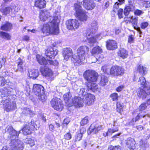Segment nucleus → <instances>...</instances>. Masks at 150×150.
Listing matches in <instances>:
<instances>
[{
	"label": "nucleus",
	"mask_w": 150,
	"mask_h": 150,
	"mask_svg": "<svg viewBox=\"0 0 150 150\" xmlns=\"http://www.w3.org/2000/svg\"><path fill=\"white\" fill-rule=\"evenodd\" d=\"M67 29L69 30H74L77 29L80 25L79 21L76 19H70L68 20L66 22Z\"/></svg>",
	"instance_id": "nucleus-11"
},
{
	"label": "nucleus",
	"mask_w": 150,
	"mask_h": 150,
	"mask_svg": "<svg viewBox=\"0 0 150 150\" xmlns=\"http://www.w3.org/2000/svg\"><path fill=\"white\" fill-rule=\"evenodd\" d=\"M46 1L45 0H35V6L40 9L45 7Z\"/></svg>",
	"instance_id": "nucleus-24"
},
{
	"label": "nucleus",
	"mask_w": 150,
	"mask_h": 150,
	"mask_svg": "<svg viewBox=\"0 0 150 150\" xmlns=\"http://www.w3.org/2000/svg\"><path fill=\"white\" fill-rule=\"evenodd\" d=\"M138 84L142 86L143 89L139 88L138 96L143 99L145 98L147 95H150V86L147 85L145 78L143 76L140 77L138 81Z\"/></svg>",
	"instance_id": "nucleus-5"
},
{
	"label": "nucleus",
	"mask_w": 150,
	"mask_h": 150,
	"mask_svg": "<svg viewBox=\"0 0 150 150\" xmlns=\"http://www.w3.org/2000/svg\"><path fill=\"white\" fill-rule=\"evenodd\" d=\"M17 70L21 72H22L23 70V60L20 58H19L17 60Z\"/></svg>",
	"instance_id": "nucleus-32"
},
{
	"label": "nucleus",
	"mask_w": 150,
	"mask_h": 150,
	"mask_svg": "<svg viewBox=\"0 0 150 150\" xmlns=\"http://www.w3.org/2000/svg\"><path fill=\"white\" fill-rule=\"evenodd\" d=\"M102 50L99 46L94 47L92 50L91 53L93 55H95L96 54L101 52Z\"/></svg>",
	"instance_id": "nucleus-37"
},
{
	"label": "nucleus",
	"mask_w": 150,
	"mask_h": 150,
	"mask_svg": "<svg viewBox=\"0 0 150 150\" xmlns=\"http://www.w3.org/2000/svg\"><path fill=\"white\" fill-rule=\"evenodd\" d=\"M88 122V117H86L83 118L80 122L81 125L82 126H84Z\"/></svg>",
	"instance_id": "nucleus-48"
},
{
	"label": "nucleus",
	"mask_w": 150,
	"mask_h": 150,
	"mask_svg": "<svg viewBox=\"0 0 150 150\" xmlns=\"http://www.w3.org/2000/svg\"><path fill=\"white\" fill-rule=\"evenodd\" d=\"M131 11L126 6L125 7L124 12V13L125 16H128L129 13V12Z\"/></svg>",
	"instance_id": "nucleus-57"
},
{
	"label": "nucleus",
	"mask_w": 150,
	"mask_h": 150,
	"mask_svg": "<svg viewBox=\"0 0 150 150\" xmlns=\"http://www.w3.org/2000/svg\"><path fill=\"white\" fill-rule=\"evenodd\" d=\"M128 8H129L131 11L134 9V5L132 4H128V5L126 6Z\"/></svg>",
	"instance_id": "nucleus-63"
},
{
	"label": "nucleus",
	"mask_w": 150,
	"mask_h": 150,
	"mask_svg": "<svg viewBox=\"0 0 150 150\" xmlns=\"http://www.w3.org/2000/svg\"><path fill=\"white\" fill-rule=\"evenodd\" d=\"M110 97L113 101H116L117 100L118 96L117 94L116 93H114L110 95Z\"/></svg>",
	"instance_id": "nucleus-52"
},
{
	"label": "nucleus",
	"mask_w": 150,
	"mask_h": 150,
	"mask_svg": "<svg viewBox=\"0 0 150 150\" xmlns=\"http://www.w3.org/2000/svg\"><path fill=\"white\" fill-rule=\"evenodd\" d=\"M7 88L6 87H4L3 88L0 89V94L2 95H4V97L5 96H7Z\"/></svg>",
	"instance_id": "nucleus-47"
},
{
	"label": "nucleus",
	"mask_w": 150,
	"mask_h": 150,
	"mask_svg": "<svg viewBox=\"0 0 150 150\" xmlns=\"http://www.w3.org/2000/svg\"><path fill=\"white\" fill-rule=\"evenodd\" d=\"M101 69L105 74L108 75L110 74V69L108 65H105L103 66Z\"/></svg>",
	"instance_id": "nucleus-36"
},
{
	"label": "nucleus",
	"mask_w": 150,
	"mask_h": 150,
	"mask_svg": "<svg viewBox=\"0 0 150 150\" xmlns=\"http://www.w3.org/2000/svg\"><path fill=\"white\" fill-rule=\"evenodd\" d=\"M86 89L83 88H78L77 90V92L79 97L83 99H85L86 95L87 93Z\"/></svg>",
	"instance_id": "nucleus-26"
},
{
	"label": "nucleus",
	"mask_w": 150,
	"mask_h": 150,
	"mask_svg": "<svg viewBox=\"0 0 150 150\" xmlns=\"http://www.w3.org/2000/svg\"><path fill=\"white\" fill-rule=\"evenodd\" d=\"M5 100H2L1 102V105H3V108L7 112H9L11 110L15 109L16 108V104L13 102L11 103L9 98H7Z\"/></svg>",
	"instance_id": "nucleus-8"
},
{
	"label": "nucleus",
	"mask_w": 150,
	"mask_h": 150,
	"mask_svg": "<svg viewBox=\"0 0 150 150\" xmlns=\"http://www.w3.org/2000/svg\"><path fill=\"white\" fill-rule=\"evenodd\" d=\"M5 130L6 132L8 134V139H11L9 144L10 147L7 148L6 146H4L1 150H23L24 146L23 142L18 139H12L18 136L21 131H16L12 127L9 126H8Z\"/></svg>",
	"instance_id": "nucleus-1"
},
{
	"label": "nucleus",
	"mask_w": 150,
	"mask_h": 150,
	"mask_svg": "<svg viewBox=\"0 0 150 150\" xmlns=\"http://www.w3.org/2000/svg\"><path fill=\"white\" fill-rule=\"evenodd\" d=\"M94 56L95 57L97 60L100 62H102V59L104 58L103 55L101 54L100 53L96 54L95 55H94Z\"/></svg>",
	"instance_id": "nucleus-45"
},
{
	"label": "nucleus",
	"mask_w": 150,
	"mask_h": 150,
	"mask_svg": "<svg viewBox=\"0 0 150 150\" xmlns=\"http://www.w3.org/2000/svg\"><path fill=\"white\" fill-rule=\"evenodd\" d=\"M123 10L122 9L120 8L118 11L117 15L119 18L120 19L123 18Z\"/></svg>",
	"instance_id": "nucleus-53"
},
{
	"label": "nucleus",
	"mask_w": 150,
	"mask_h": 150,
	"mask_svg": "<svg viewBox=\"0 0 150 150\" xmlns=\"http://www.w3.org/2000/svg\"><path fill=\"white\" fill-rule=\"evenodd\" d=\"M108 150H122V147L119 145L113 146L110 145L108 147Z\"/></svg>",
	"instance_id": "nucleus-44"
},
{
	"label": "nucleus",
	"mask_w": 150,
	"mask_h": 150,
	"mask_svg": "<svg viewBox=\"0 0 150 150\" xmlns=\"http://www.w3.org/2000/svg\"><path fill=\"white\" fill-rule=\"evenodd\" d=\"M36 96H38V98L42 102L45 101L47 98V97L44 94V92L42 93H40L39 95Z\"/></svg>",
	"instance_id": "nucleus-43"
},
{
	"label": "nucleus",
	"mask_w": 150,
	"mask_h": 150,
	"mask_svg": "<svg viewBox=\"0 0 150 150\" xmlns=\"http://www.w3.org/2000/svg\"><path fill=\"white\" fill-rule=\"evenodd\" d=\"M27 125L29 128L31 129H33L34 128H35V126L34 125V122L32 120L30 122L28 123V124H26L25 126Z\"/></svg>",
	"instance_id": "nucleus-54"
},
{
	"label": "nucleus",
	"mask_w": 150,
	"mask_h": 150,
	"mask_svg": "<svg viewBox=\"0 0 150 150\" xmlns=\"http://www.w3.org/2000/svg\"><path fill=\"white\" fill-rule=\"evenodd\" d=\"M89 51L88 48L86 46L79 47L77 50L76 55L73 56L71 60L75 65H81L83 63L85 59V54L86 51Z\"/></svg>",
	"instance_id": "nucleus-4"
},
{
	"label": "nucleus",
	"mask_w": 150,
	"mask_h": 150,
	"mask_svg": "<svg viewBox=\"0 0 150 150\" xmlns=\"http://www.w3.org/2000/svg\"><path fill=\"white\" fill-rule=\"evenodd\" d=\"M0 37L6 40H10L11 38V36L9 33L3 31L0 32Z\"/></svg>",
	"instance_id": "nucleus-31"
},
{
	"label": "nucleus",
	"mask_w": 150,
	"mask_h": 150,
	"mask_svg": "<svg viewBox=\"0 0 150 150\" xmlns=\"http://www.w3.org/2000/svg\"><path fill=\"white\" fill-rule=\"evenodd\" d=\"M63 54L64 59L67 60L68 59L72 56L73 53L72 49L70 48H66L63 49Z\"/></svg>",
	"instance_id": "nucleus-18"
},
{
	"label": "nucleus",
	"mask_w": 150,
	"mask_h": 150,
	"mask_svg": "<svg viewBox=\"0 0 150 150\" xmlns=\"http://www.w3.org/2000/svg\"><path fill=\"white\" fill-rule=\"evenodd\" d=\"M83 135L79 133V132H77L75 136V140L76 141H79L82 138Z\"/></svg>",
	"instance_id": "nucleus-49"
},
{
	"label": "nucleus",
	"mask_w": 150,
	"mask_h": 150,
	"mask_svg": "<svg viewBox=\"0 0 150 150\" xmlns=\"http://www.w3.org/2000/svg\"><path fill=\"white\" fill-rule=\"evenodd\" d=\"M143 6L146 8L150 7V2L149 1H144L143 4Z\"/></svg>",
	"instance_id": "nucleus-60"
},
{
	"label": "nucleus",
	"mask_w": 150,
	"mask_h": 150,
	"mask_svg": "<svg viewBox=\"0 0 150 150\" xmlns=\"http://www.w3.org/2000/svg\"><path fill=\"white\" fill-rule=\"evenodd\" d=\"M57 53L58 50L51 47L48 48L45 51V55L50 59H54Z\"/></svg>",
	"instance_id": "nucleus-15"
},
{
	"label": "nucleus",
	"mask_w": 150,
	"mask_h": 150,
	"mask_svg": "<svg viewBox=\"0 0 150 150\" xmlns=\"http://www.w3.org/2000/svg\"><path fill=\"white\" fill-rule=\"evenodd\" d=\"M88 89L93 92L98 91V85L93 82H86Z\"/></svg>",
	"instance_id": "nucleus-22"
},
{
	"label": "nucleus",
	"mask_w": 150,
	"mask_h": 150,
	"mask_svg": "<svg viewBox=\"0 0 150 150\" xmlns=\"http://www.w3.org/2000/svg\"><path fill=\"white\" fill-rule=\"evenodd\" d=\"M36 57L37 61L41 65L45 66L49 63L50 64L56 65L58 64V62L56 61L54 62L52 60H47L44 57L38 54L36 55Z\"/></svg>",
	"instance_id": "nucleus-10"
},
{
	"label": "nucleus",
	"mask_w": 150,
	"mask_h": 150,
	"mask_svg": "<svg viewBox=\"0 0 150 150\" xmlns=\"http://www.w3.org/2000/svg\"><path fill=\"white\" fill-rule=\"evenodd\" d=\"M51 105L55 110L61 111L63 108V105L62 101L59 99L55 98L51 101Z\"/></svg>",
	"instance_id": "nucleus-9"
},
{
	"label": "nucleus",
	"mask_w": 150,
	"mask_h": 150,
	"mask_svg": "<svg viewBox=\"0 0 150 150\" xmlns=\"http://www.w3.org/2000/svg\"><path fill=\"white\" fill-rule=\"evenodd\" d=\"M117 108L120 111H121L122 110L123 106L122 104L117 102Z\"/></svg>",
	"instance_id": "nucleus-61"
},
{
	"label": "nucleus",
	"mask_w": 150,
	"mask_h": 150,
	"mask_svg": "<svg viewBox=\"0 0 150 150\" xmlns=\"http://www.w3.org/2000/svg\"><path fill=\"white\" fill-rule=\"evenodd\" d=\"M29 76L33 79H35L39 75V72L37 70H33L29 71Z\"/></svg>",
	"instance_id": "nucleus-29"
},
{
	"label": "nucleus",
	"mask_w": 150,
	"mask_h": 150,
	"mask_svg": "<svg viewBox=\"0 0 150 150\" xmlns=\"http://www.w3.org/2000/svg\"><path fill=\"white\" fill-rule=\"evenodd\" d=\"M59 20L57 17H51L48 23L40 26V28L43 33L46 35L50 33L57 35L59 33L58 23Z\"/></svg>",
	"instance_id": "nucleus-3"
},
{
	"label": "nucleus",
	"mask_w": 150,
	"mask_h": 150,
	"mask_svg": "<svg viewBox=\"0 0 150 150\" xmlns=\"http://www.w3.org/2000/svg\"><path fill=\"white\" fill-rule=\"evenodd\" d=\"M106 46L108 50H112L117 47L116 42L113 40H109L106 42Z\"/></svg>",
	"instance_id": "nucleus-25"
},
{
	"label": "nucleus",
	"mask_w": 150,
	"mask_h": 150,
	"mask_svg": "<svg viewBox=\"0 0 150 150\" xmlns=\"http://www.w3.org/2000/svg\"><path fill=\"white\" fill-rule=\"evenodd\" d=\"M44 88L42 86L35 84L33 87V91L36 95H39L40 93H42L44 92Z\"/></svg>",
	"instance_id": "nucleus-20"
},
{
	"label": "nucleus",
	"mask_w": 150,
	"mask_h": 150,
	"mask_svg": "<svg viewBox=\"0 0 150 150\" xmlns=\"http://www.w3.org/2000/svg\"><path fill=\"white\" fill-rule=\"evenodd\" d=\"M149 23L147 22H144L141 23V27L142 29H144L148 25Z\"/></svg>",
	"instance_id": "nucleus-58"
},
{
	"label": "nucleus",
	"mask_w": 150,
	"mask_h": 150,
	"mask_svg": "<svg viewBox=\"0 0 150 150\" xmlns=\"http://www.w3.org/2000/svg\"><path fill=\"white\" fill-rule=\"evenodd\" d=\"M84 99L76 96L73 99H72L70 103H68V106H71L74 105L76 107H80L82 106Z\"/></svg>",
	"instance_id": "nucleus-12"
},
{
	"label": "nucleus",
	"mask_w": 150,
	"mask_h": 150,
	"mask_svg": "<svg viewBox=\"0 0 150 150\" xmlns=\"http://www.w3.org/2000/svg\"><path fill=\"white\" fill-rule=\"evenodd\" d=\"M52 17L50 16V14L47 11H41L40 13V20L43 21H45L46 20H50V17Z\"/></svg>",
	"instance_id": "nucleus-21"
},
{
	"label": "nucleus",
	"mask_w": 150,
	"mask_h": 150,
	"mask_svg": "<svg viewBox=\"0 0 150 150\" xmlns=\"http://www.w3.org/2000/svg\"><path fill=\"white\" fill-rule=\"evenodd\" d=\"M146 69L142 65H139L138 67V71L139 73L141 75H143L146 73Z\"/></svg>",
	"instance_id": "nucleus-35"
},
{
	"label": "nucleus",
	"mask_w": 150,
	"mask_h": 150,
	"mask_svg": "<svg viewBox=\"0 0 150 150\" xmlns=\"http://www.w3.org/2000/svg\"><path fill=\"white\" fill-rule=\"evenodd\" d=\"M13 10V9L9 7H6L0 9V11L4 15H7L9 14L11 17H14L15 16V13Z\"/></svg>",
	"instance_id": "nucleus-17"
},
{
	"label": "nucleus",
	"mask_w": 150,
	"mask_h": 150,
	"mask_svg": "<svg viewBox=\"0 0 150 150\" xmlns=\"http://www.w3.org/2000/svg\"><path fill=\"white\" fill-rule=\"evenodd\" d=\"M22 113L25 115H31L33 114V112L29 108H25L23 109Z\"/></svg>",
	"instance_id": "nucleus-42"
},
{
	"label": "nucleus",
	"mask_w": 150,
	"mask_h": 150,
	"mask_svg": "<svg viewBox=\"0 0 150 150\" xmlns=\"http://www.w3.org/2000/svg\"><path fill=\"white\" fill-rule=\"evenodd\" d=\"M40 71L42 74L46 76H50L52 74V70L49 68L46 67L42 68L40 69Z\"/></svg>",
	"instance_id": "nucleus-27"
},
{
	"label": "nucleus",
	"mask_w": 150,
	"mask_h": 150,
	"mask_svg": "<svg viewBox=\"0 0 150 150\" xmlns=\"http://www.w3.org/2000/svg\"><path fill=\"white\" fill-rule=\"evenodd\" d=\"M13 89L10 87L7 88V96H10L13 94Z\"/></svg>",
	"instance_id": "nucleus-59"
},
{
	"label": "nucleus",
	"mask_w": 150,
	"mask_h": 150,
	"mask_svg": "<svg viewBox=\"0 0 150 150\" xmlns=\"http://www.w3.org/2000/svg\"><path fill=\"white\" fill-rule=\"evenodd\" d=\"M147 146L146 144H143L140 146L141 150H146V149Z\"/></svg>",
	"instance_id": "nucleus-62"
},
{
	"label": "nucleus",
	"mask_w": 150,
	"mask_h": 150,
	"mask_svg": "<svg viewBox=\"0 0 150 150\" xmlns=\"http://www.w3.org/2000/svg\"><path fill=\"white\" fill-rule=\"evenodd\" d=\"M95 99V96L92 94L87 93L84 99V102L88 105H91L94 101Z\"/></svg>",
	"instance_id": "nucleus-19"
},
{
	"label": "nucleus",
	"mask_w": 150,
	"mask_h": 150,
	"mask_svg": "<svg viewBox=\"0 0 150 150\" xmlns=\"http://www.w3.org/2000/svg\"><path fill=\"white\" fill-rule=\"evenodd\" d=\"M102 126L99 124H92L89 128L88 133L90 134L91 132H93L94 134H96L103 129Z\"/></svg>",
	"instance_id": "nucleus-16"
},
{
	"label": "nucleus",
	"mask_w": 150,
	"mask_h": 150,
	"mask_svg": "<svg viewBox=\"0 0 150 150\" xmlns=\"http://www.w3.org/2000/svg\"><path fill=\"white\" fill-rule=\"evenodd\" d=\"M118 55L123 59L126 58L128 56V52L124 49H122L118 52Z\"/></svg>",
	"instance_id": "nucleus-33"
},
{
	"label": "nucleus",
	"mask_w": 150,
	"mask_h": 150,
	"mask_svg": "<svg viewBox=\"0 0 150 150\" xmlns=\"http://www.w3.org/2000/svg\"><path fill=\"white\" fill-rule=\"evenodd\" d=\"M118 129L117 128L108 129L107 132L106 133V136H108V134L110 133V134L114 133L118 131Z\"/></svg>",
	"instance_id": "nucleus-50"
},
{
	"label": "nucleus",
	"mask_w": 150,
	"mask_h": 150,
	"mask_svg": "<svg viewBox=\"0 0 150 150\" xmlns=\"http://www.w3.org/2000/svg\"><path fill=\"white\" fill-rule=\"evenodd\" d=\"M12 25L11 23L6 22L5 24L2 25L1 29L6 31H9L12 28Z\"/></svg>",
	"instance_id": "nucleus-28"
},
{
	"label": "nucleus",
	"mask_w": 150,
	"mask_h": 150,
	"mask_svg": "<svg viewBox=\"0 0 150 150\" xmlns=\"http://www.w3.org/2000/svg\"><path fill=\"white\" fill-rule=\"evenodd\" d=\"M90 28L87 30L86 35L88 45L90 47H93L94 44L96 42V38L93 35L94 34L98 29L97 22L96 21H94L91 25Z\"/></svg>",
	"instance_id": "nucleus-6"
},
{
	"label": "nucleus",
	"mask_w": 150,
	"mask_h": 150,
	"mask_svg": "<svg viewBox=\"0 0 150 150\" xmlns=\"http://www.w3.org/2000/svg\"><path fill=\"white\" fill-rule=\"evenodd\" d=\"M83 76L86 82H94L97 80L98 75L95 71L88 70L84 72Z\"/></svg>",
	"instance_id": "nucleus-7"
},
{
	"label": "nucleus",
	"mask_w": 150,
	"mask_h": 150,
	"mask_svg": "<svg viewBox=\"0 0 150 150\" xmlns=\"http://www.w3.org/2000/svg\"><path fill=\"white\" fill-rule=\"evenodd\" d=\"M147 106L145 103H142L139 106V109L140 110L142 111L146 109Z\"/></svg>",
	"instance_id": "nucleus-55"
},
{
	"label": "nucleus",
	"mask_w": 150,
	"mask_h": 150,
	"mask_svg": "<svg viewBox=\"0 0 150 150\" xmlns=\"http://www.w3.org/2000/svg\"><path fill=\"white\" fill-rule=\"evenodd\" d=\"M7 82L4 78L3 77H0V86H3L5 85H7Z\"/></svg>",
	"instance_id": "nucleus-46"
},
{
	"label": "nucleus",
	"mask_w": 150,
	"mask_h": 150,
	"mask_svg": "<svg viewBox=\"0 0 150 150\" xmlns=\"http://www.w3.org/2000/svg\"><path fill=\"white\" fill-rule=\"evenodd\" d=\"M125 141L126 145L127 148L130 149L134 148L135 143L133 139L129 137L127 138Z\"/></svg>",
	"instance_id": "nucleus-23"
},
{
	"label": "nucleus",
	"mask_w": 150,
	"mask_h": 150,
	"mask_svg": "<svg viewBox=\"0 0 150 150\" xmlns=\"http://www.w3.org/2000/svg\"><path fill=\"white\" fill-rule=\"evenodd\" d=\"M124 19L125 21H131V20H132V23L134 29L137 30L139 32L140 34L142 33L140 28L138 27L137 26L138 19V17H137L133 18V16H132L131 18L129 17V18L127 17H125L124 18Z\"/></svg>",
	"instance_id": "nucleus-14"
},
{
	"label": "nucleus",
	"mask_w": 150,
	"mask_h": 150,
	"mask_svg": "<svg viewBox=\"0 0 150 150\" xmlns=\"http://www.w3.org/2000/svg\"><path fill=\"white\" fill-rule=\"evenodd\" d=\"M63 97L65 103L68 105V103H70L72 98L70 93L68 92L65 94L64 95Z\"/></svg>",
	"instance_id": "nucleus-30"
},
{
	"label": "nucleus",
	"mask_w": 150,
	"mask_h": 150,
	"mask_svg": "<svg viewBox=\"0 0 150 150\" xmlns=\"http://www.w3.org/2000/svg\"><path fill=\"white\" fill-rule=\"evenodd\" d=\"M24 142L29 144L30 146H33L35 145V141L34 139L31 138H27L24 139Z\"/></svg>",
	"instance_id": "nucleus-41"
},
{
	"label": "nucleus",
	"mask_w": 150,
	"mask_h": 150,
	"mask_svg": "<svg viewBox=\"0 0 150 150\" xmlns=\"http://www.w3.org/2000/svg\"><path fill=\"white\" fill-rule=\"evenodd\" d=\"M30 128L28 127L27 125L25 126L22 129V132L24 135H27L31 133Z\"/></svg>",
	"instance_id": "nucleus-40"
},
{
	"label": "nucleus",
	"mask_w": 150,
	"mask_h": 150,
	"mask_svg": "<svg viewBox=\"0 0 150 150\" xmlns=\"http://www.w3.org/2000/svg\"><path fill=\"white\" fill-rule=\"evenodd\" d=\"M123 69L119 66H113L110 69V74L113 76H118L123 73Z\"/></svg>",
	"instance_id": "nucleus-13"
},
{
	"label": "nucleus",
	"mask_w": 150,
	"mask_h": 150,
	"mask_svg": "<svg viewBox=\"0 0 150 150\" xmlns=\"http://www.w3.org/2000/svg\"><path fill=\"white\" fill-rule=\"evenodd\" d=\"M108 79L107 77L102 76L100 83V85L102 86H104L106 85V83L108 82Z\"/></svg>",
	"instance_id": "nucleus-39"
},
{
	"label": "nucleus",
	"mask_w": 150,
	"mask_h": 150,
	"mask_svg": "<svg viewBox=\"0 0 150 150\" xmlns=\"http://www.w3.org/2000/svg\"><path fill=\"white\" fill-rule=\"evenodd\" d=\"M81 4L87 10H92L94 8L96 4L92 0H83L81 3H77L74 4V9L75 11V14L79 19L82 21L87 20V16L86 11L83 9Z\"/></svg>",
	"instance_id": "nucleus-2"
},
{
	"label": "nucleus",
	"mask_w": 150,
	"mask_h": 150,
	"mask_svg": "<svg viewBox=\"0 0 150 150\" xmlns=\"http://www.w3.org/2000/svg\"><path fill=\"white\" fill-rule=\"evenodd\" d=\"M71 135L69 132H67L64 136V138L66 140H69L71 138Z\"/></svg>",
	"instance_id": "nucleus-56"
},
{
	"label": "nucleus",
	"mask_w": 150,
	"mask_h": 150,
	"mask_svg": "<svg viewBox=\"0 0 150 150\" xmlns=\"http://www.w3.org/2000/svg\"><path fill=\"white\" fill-rule=\"evenodd\" d=\"M134 40V38L132 37V35L129 36L128 40L129 43H131L133 42Z\"/></svg>",
	"instance_id": "nucleus-64"
},
{
	"label": "nucleus",
	"mask_w": 150,
	"mask_h": 150,
	"mask_svg": "<svg viewBox=\"0 0 150 150\" xmlns=\"http://www.w3.org/2000/svg\"><path fill=\"white\" fill-rule=\"evenodd\" d=\"M119 2H116L113 6V11L116 12L117 9L119 8V5H121L124 3L125 0H118Z\"/></svg>",
	"instance_id": "nucleus-38"
},
{
	"label": "nucleus",
	"mask_w": 150,
	"mask_h": 150,
	"mask_svg": "<svg viewBox=\"0 0 150 150\" xmlns=\"http://www.w3.org/2000/svg\"><path fill=\"white\" fill-rule=\"evenodd\" d=\"M144 13V12L143 11L138 9L135 10L134 12L135 15L138 16H140Z\"/></svg>",
	"instance_id": "nucleus-51"
},
{
	"label": "nucleus",
	"mask_w": 150,
	"mask_h": 150,
	"mask_svg": "<svg viewBox=\"0 0 150 150\" xmlns=\"http://www.w3.org/2000/svg\"><path fill=\"white\" fill-rule=\"evenodd\" d=\"M142 112H141V113L138 114L134 118H133L132 119V121L136 122L141 118L144 117H150V115H149L148 114H142Z\"/></svg>",
	"instance_id": "nucleus-34"
}]
</instances>
